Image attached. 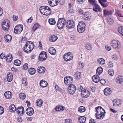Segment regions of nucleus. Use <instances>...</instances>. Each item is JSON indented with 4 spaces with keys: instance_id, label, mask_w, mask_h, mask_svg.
Here are the masks:
<instances>
[{
    "instance_id": "nucleus-19",
    "label": "nucleus",
    "mask_w": 123,
    "mask_h": 123,
    "mask_svg": "<svg viewBox=\"0 0 123 123\" xmlns=\"http://www.w3.org/2000/svg\"><path fill=\"white\" fill-rule=\"evenodd\" d=\"M25 45L27 47L30 48L31 49H33L34 47V43L30 41H29L26 42Z\"/></svg>"
},
{
    "instance_id": "nucleus-18",
    "label": "nucleus",
    "mask_w": 123,
    "mask_h": 123,
    "mask_svg": "<svg viewBox=\"0 0 123 123\" xmlns=\"http://www.w3.org/2000/svg\"><path fill=\"white\" fill-rule=\"evenodd\" d=\"M4 96L7 99H10L12 97L11 92L9 91H6L4 94Z\"/></svg>"
},
{
    "instance_id": "nucleus-44",
    "label": "nucleus",
    "mask_w": 123,
    "mask_h": 123,
    "mask_svg": "<svg viewBox=\"0 0 123 123\" xmlns=\"http://www.w3.org/2000/svg\"><path fill=\"white\" fill-rule=\"evenodd\" d=\"M103 72V68L101 67H99L97 69V73L99 75L101 74Z\"/></svg>"
},
{
    "instance_id": "nucleus-17",
    "label": "nucleus",
    "mask_w": 123,
    "mask_h": 123,
    "mask_svg": "<svg viewBox=\"0 0 123 123\" xmlns=\"http://www.w3.org/2000/svg\"><path fill=\"white\" fill-rule=\"evenodd\" d=\"M38 72L40 74H44L45 73L46 69L45 68L42 66L38 67L37 68Z\"/></svg>"
},
{
    "instance_id": "nucleus-59",
    "label": "nucleus",
    "mask_w": 123,
    "mask_h": 123,
    "mask_svg": "<svg viewBox=\"0 0 123 123\" xmlns=\"http://www.w3.org/2000/svg\"><path fill=\"white\" fill-rule=\"evenodd\" d=\"M108 65L109 67L112 68L113 66V64L111 62H110L108 63Z\"/></svg>"
},
{
    "instance_id": "nucleus-37",
    "label": "nucleus",
    "mask_w": 123,
    "mask_h": 123,
    "mask_svg": "<svg viewBox=\"0 0 123 123\" xmlns=\"http://www.w3.org/2000/svg\"><path fill=\"white\" fill-rule=\"evenodd\" d=\"M112 12L111 11H108L105 9L104 10V14L105 16H108L111 14Z\"/></svg>"
},
{
    "instance_id": "nucleus-42",
    "label": "nucleus",
    "mask_w": 123,
    "mask_h": 123,
    "mask_svg": "<svg viewBox=\"0 0 123 123\" xmlns=\"http://www.w3.org/2000/svg\"><path fill=\"white\" fill-rule=\"evenodd\" d=\"M49 23L51 25H53L55 24L56 21L54 18H50L48 20Z\"/></svg>"
},
{
    "instance_id": "nucleus-57",
    "label": "nucleus",
    "mask_w": 123,
    "mask_h": 123,
    "mask_svg": "<svg viewBox=\"0 0 123 123\" xmlns=\"http://www.w3.org/2000/svg\"><path fill=\"white\" fill-rule=\"evenodd\" d=\"M4 112L3 108L1 106H0V115L2 114Z\"/></svg>"
},
{
    "instance_id": "nucleus-6",
    "label": "nucleus",
    "mask_w": 123,
    "mask_h": 123,
    "mask_svg": "<svg viewBox=\"0 0 123 123\" xmlns=\"http://www.w3.org/2000/svg\"><path fill=\"white\" fill-rule=\"evenodd\" d=\"M68 90V93L70 94L73 95L75 92L76 88L74 85L72 84L69 86Z\"/></svg>"
},
{
    "instance_id": "nucleus-3",
    "label": "nucleus",
    "mask_w": 123,
    "mask_h": 123,
    "mask_svg": "<svg viewBox=\"0 0 123 123\" xmlns=\"http://www.w3.org/2000/svg\"><path fill=\"white\" fill-rule=\"evenodd\" d=\"M112 47L116 50H118L121 47V44L118 40H112L111 42Z\"/></svg>"
},
{
    "instance_id": "nucleus-30",
    "label": "nucleus",
    "mask_w": 123,
    "mask_h": 123,
    "mask_svg": "<svg viewBox=\"0 0 123 123\" xmlns=\"http://www.w3.org/2000/svg\"><path fill=\"white\" fill-rule=\"evenodd\" d=\"M75 78L76 79H80L81 78V74L80 72H77L74 74Z\"/></svg>"
},
{
    "instance_id": "nucleus-21",
    "label": "nucleus",
    "mask_w": 123,
    "mask_h": 123,
    "mask_svg": "<svg viewBox=\"0 0 123 123\" xmlns=\"http://www.w3.org/2000/svg\"><path fill=\"white\" fill-rule=\"evenodd\" d=\"M93 10L96 12H101V9L99 6L97 4L95 5L93 7Z\"/></svg>"
},
{
    "instance_id": "nucleus-27",
    "label": "nucleus",
    "mask_w": 123,
    "mask_h": 123,
    "mask_svg": "<svg viewBox=\"0 0 123 123\" xmlns=\"http://www.w3.org/2000/svg\"><path fill=\"white\" fill-rule=\"evenodd\" d=\"M6 61L8 62H10L12 60V55L9 54L7 55L6 57Z\"/></svg>"
},
{
    "instance_id": "nucleus-13",
    "label": "nucleus",
    "mask_w": 123,
    "mask_h": 123,
    "mask_svg": "<svg viewBox=\"0 0 123 123\" xmlns=\"http://www.w3.org/2000/svg\"><path fill=\"white\" fill-rule=\"evenodd\" d=\"M81 94L82 97L84 98H87L90 95L89 91L85 89L82 91Z\"/></svg>"
},
{
    "instance_id": "nucleus-63",
    "label": "nucleus",
    "mask_w": 123,
    "mask_h": 123,
    "mask_svg": "<svg viewBox=\"0 0 123 123\" xmlns=\"http://www.w3.org/2000/svg\"><path fill=\"white\" fill-rule=\"evenodd\" d=\"M78 12L79 14H83V10L81 9L78 10Z\"/></svg>"
},
{
    "instance_id": "nucleus-23",
    "label": "nucleus",
    "mask_w": 123,
    "mask_h": 123,
    "mask_svg": "<svg viewBox=\"0 0 123 123\" xmlns=\"http://www.w3.org/2000/svg\"><path fill=\"white\" fill-rule=\"evenodd\" d=\"M111 89L110 88H105L104 90V93L106 96L110 95L111 93Z\"/></svg>"
},
{
    "instance_id": "nucleus-61",
    "label": "nucleus",
    "mask_w": 123,
    "mask_h": 123,
    "mask_svg": "<svg viewBox=\"0 0 123 123\" xmlns=\"http://www.w3.org/2000/svg\"><path fill=\"white\" fill-rule=\"evenodd\" d=\"M100 82L102 84L104 85L105 83V81L104 79H102L100 80Z\"/></svg>"
},
{
    "instance_id": "nucleus-36",
    "label": "nucleus",
    "mask_w": 123,
    "mask_h": 123,
    "mask_svg": "<svg viewBox=\"0 0 123 123\" xmlns=\"http://www.w3.org/2000/svg\"><path fill=\"white\" fill-rule=\"evenodd\" d=\"M99 3L103 7H106L107 5L105 3L107 1V0H98Z\"/></svg>"
},
{
    "instance_id": "nucleus-35",
    "label": "nucleus",
    "mask_w": 123,
    "mask_h": 123,
    "mask_svg": "<svg viewBox=\"0 0 123 123\" xmlns=\"http://www.w3.org/2000/svg\"><path fill=\"white\" fill-rule=\"evenodd\" d=\"M43 103V101L40 99H38L37 100L36 103V105L39 107H40Z\"/></svg>"
},
{
    "instance_id": "nucleus-28",
    "label": "nucleus",
    "mask_w": 123,
    "mask_h": 123,
    "mask_svg": "<svg viewBox=\"0 0 123 123\" xmlns=\"http://www.w3.org/2000/svg\"><path fill=\"white\" fill-rule=\"evenodd\" d=\"M7 81L8 82H11L12 80L13 76L12 74L11 73H8L7 76Z\"/></svg>"
},
{
    "instance_id": "nucleus-39",
    "label": "nucleus",
    "mask_w": 123,
    "mask_h": 123,
    "mask_svg": "<svg viewBox=\"0 0 123 123\" xmlns=\"http://www.w3.org/2000/svg\"><path fill=\"white\" fill-rule=\"evenodd\" d=\"M84 15L85 17V19L86 20H89L91 18V17L89 13L87 12H85Z\"/></svg>"
},
{
    "instance_id": "nucleus-16",
    "label": "nucleus",
    "mask_w": 123,
    "mask_h": 123,
    "mask_svg": "<svg viewBox=\"0 0 123 123\" xmlns=\"http://www.w3.org/2000/svg\"><path fill=\"white\" fill-rule=\"evenodd\" d=\"M25 112L28 115L31 116L33 114L34 111L32 108L29 107L26 109Z\"/></svg>"
},
{
    "instance_id": "nucleus-8",
    "label": "nucleus",
    "mask_w": 123,
    "mask_h": 123,
    "mask_svg": "<svg viewBox=\"0 0 123 123\" xmlns=\"http://www.w3.org/2000/svg\"><path fill=\"white\" fill-rule=\"evenodd\" d=\"M73 56L70 52L66 53L63 56L64 59L65 61L68 62L71 60L73 59Z\"/></svg>"
},
{
    "instance_id": "nucleus-20",
    "label": "nucleus",
    "mask_w": 123,
    "mask_h": 123,
    "mask_svg": "<svg viewBox=\"0 0 123 123\" xmlns=\"http://www.w3.org/2000/svg\"><path fill=\"white\" fill-rule=\"evenodd\" d=\"M113 106H119L121 104V102L120 100L117 99L113 100Z\"/></svg>"
},
{
    "instance_id": "nucleus-52",
    "label": "nucleus",
    "mask_w": 123,
    "mask_h": 123,
    "mask_svg": "<svg viewBox=\"0 0 123 123\" xmlns=\"http://www.w3.org/2000/svg\"><path fill=\"white\" fill-rule=\"evenodd\" d=\"M28 67V65L27 63H25L23 65V68L24 70L27 69Z\"/></svg>"
},
{
    "instance_id": "nucleus-45",
    "label": "nucleus",
    "mask_w": 123,
    "mask_h": 123,
    "mask_svg": "<svg viewBox=\"0 0 123 123\" xmlns=\"http://www.w3.org/2000/svg\"><path fill=\"white\" fill-rule=\"evenodd\" d=\"M85 108L83 106H81L79 107L78 109V111L80 113H82L85 111Z\"/></svg>"
},
{
    "instance_id": "nucleus-58",
    "label": "nucleus",
    "mask_w": 123,
    "mask_h": 123,
    "mask_svg": "<svg viewBox=\"0 0 123 123\" xmlns=\"http://www.w3.org/2000/svg\"><path fill=\"white\" fill-rule=\"evenodd\" d=\"M32 17H31L27 20L26 22L28 23H30L32 22Z\"/></svg>"
},
{
    "instance_id": "nucleus-41",
    "label": "nucleus",
    "mask_w": 123,
    "mask_h": 123,
    "mask_svg": "<svg viewBox=\"0 0 123 123\" xmlns=\"http://www.w3.org/2000/svg\"><path fill=\"white\" fill-rule=\"evenodd\" d=\"M9 108L11 112H13L15 111L16 110L15 105L13 104L11 105Z\"/></svg>"
},
{
    "instance_id": "nucleus-56",
    "label": "nucleus",
    "mask_w": 123,
    "mask_h": 123,
    "mask_svg": "<svg viewBox=\"0 0 123 123\" xmlns=\"http://www.w3.org/2000/svg\"><path fill=\"white\" fill-rule=\"evenodd\" d=\"M72 121L70 119L65 120V123H72Z\"/></svg>"
},
{
    "instance_id": "nucleus-25",
    "label": "nucleus",
    "mask_w": 123,
    "mask_h": 123,
    "mask_svg": "<svg viewBox=\"0 0 123 123\" xmlns=\"http://www.w3.org/2000/svg\"><path fill=\"white\" fill-rule=\"evenodd\" d=\"M93 81L95 83L98 82L100 80L99 77L96 75H94L92 77Z\"/></svg>"
},
{
    "instance_id": "nucleus-7",
    "label": "nucleus",
    "mask_w": 123,
    "mask_h": 123,
    "mask_svg": "<svg viewBox=\"0 0 123 123\" xmlns=\"http://www.w3.org/2000/svg\"><path fill=\"white\" fill-rule=\"evenodd\" d=\"M10 22L8 20L4 21L2 24V26L3 30L6 31L8 30L9 27Z\"/></svg>"
},
{
    "instance_id": "nucleus-34",
    "label": "nucleus",
    "mask_w": 123,
    "mask_h": 123,
    "mask_svg": "<svg viewBox=\"0 0 123 123\" xmlns=\"http://www.w3.org/2000/svg\"><path fill=\"white\" fill-rule=\"evenodd\" d=\"M4 38L5 39V41L7 42H9L11 41L12 37L10 35H7L5 36Z\"/></svg>"
},
{
    "instance_id": "nucleus-14",
    "label": "nucleus",
    "mask_w": 123,
    "mask_h": 123,
    "mask_svg": "<svg viewBox=\"0 0 123 123\" xmlns=\"http://www.w3.org/2000/svg\"><path fill=\"white\" fill-rule=\"evenodd\" d=\"M49 4L51 7L57 6L59 3L58 0H48Z\"/></svg>"
},
{
    "instance_id": "nucleus-10",
    "label": "nucleus",
    "mask_w": 123,
    "mask_h": 123,
    "mask_svg": "<svg viewBox=\"0 0 123 123\" xmlns=\"http://www.w3.org/2000/svg\"><path fill=\"white\" fill-rule=\"evenodd\" d=\"M23 26L22 25H17L15 27L14 30V32L17 34H19L23 30Z\"/></svg>"
},
{
    "instance_id": "nucleus-11",
    "label": "nucleus",
    "mask_w": 123,
    "mask_h": 123,
    "mask_svg": "<svg viewBox=\"0 0 123 123\" xmlns=\"http://www.w3.org/2000/svg\"><path fill=\"white\" fill-rule=\"evenodd\" d=\"M64 82L66 84L69 86L72 85V83L73 82V78L70 76L65 78L64 79Z\"/></svg>"
},
{
    "instance_id": "nucleus-62",
    "label": "nucleus",
    "mask_w": 123,
    "mask_h": 123,
    "mask_svg": "<svg viewBox=\"0 0 123 123\" xmlns=\"http://www.w3.org/2000/svg\"><path fill=\"white\" fill-rule=\"evenodd\" d=\"M59 3L61 5H63L65 3L64 1L63 0H60Z\"/></svg>"
},
{
    "instance_id": "nucleus-4",
    "label": "nucleus",
    "mask_w": 123,
    "mask_h": 123,
    "mask_svg": "<svg viewBox=\"0 0 123 123\" xmlns=\"http://www.w3.org/2000/svg\"><path fill=\"white\" fill-rule=\"evenodd\" d=\"M86 26L85 24L83 22H80L77 26L78 31L80 33L84 32L86 28Z\"/></svg>"
},
{
    "instance_id": "nucleus-29",
    "label": "nucleus",
    "mask_w": 123,
    "mask_h": 123,
    "mask_svg": "<svg viewBox=\"0 0 123 123\" xmlns=\"http://www.w3.org/2000/svg\"><path fill=\"white\" fill-rule=\"evenodd\" d=\"M64 109V108L63 106L59 105L56 107L55 110L58 111H63Z\"/></svg>"
},
{
    "instance_id": "nucleus-60",
    "label": "nucleus",
    "mask_w": 123,
    "mask_h": 123,
    "mask_svg": "<svg viewBox=\"0 0 123 123\" xmlns=\"http://www.w3.org/2000/svg\"><path fill=\"white\" fill-rule=\"evenodd\" d=\"M68 12L71 13H73L74 12V11L72 8H70L68 10Z\"/></svg>"
},
{
    "instance_id": "nucleus-55",
    "label": "nucleus",
    "mask_w": 123,
    "mask_h": 123,
    "mask_svg": "<svg viewBox=\"0 0 123 123\" xmlns=\"http://www.w3.org/2000/svg\"><path fill=\"white\" fill-rule=\"evenodd\" d=\"M0 56L1 58L2 59H5L6 58L5 54L3 53H1L0 54Z\"/></svg>"
},
{
    "instance_id": "nucleus-9",
    "label": "nucleus",
    "mask_w": 123,
    "mask_h": 123,
    "mask_svg": "<svg viewBox=\"0 0 123 123\" xmlns=\"http://www.w3.org/2000/svg\"><path fill=\"white\" fill-rule=\"evenodd\" d=\"M47 57L46 53L44 51L41 52L39 56V60L41 61L45 60Z\"/></svg>"
},
{
    "instance_id": "nucleus-33",
    "label": "nucleus",
    "mask_w": 123,
    "mask_h": 123,
    "mask_svg": "<svg viewBox=\"0 0 123 123\" xmlns=\"http://www.w3.org/2000/svg\"><path fill=\"white\" fill-rule=\"evenodd\" d=\"M27 47V46L25 45V46L24 47L23 50L24 51L27 53H29L31 52L33 49H31Z\"/></svg>"
},
{
    "instance_id": "nucleus-43",
    "label": "nucleus",
    "mask_w": 123,
    "mask_h": 123,
    "mask_svg": "<svg viewBox=\"0 0 123 123\" xmlns=\"http://www.w3.org/2000/svg\"><path fill=\"white\" fill-rule=\"evenodd\" d=\"M40 27L38 23H36L34 25L33 28L32 30L34 31L36 30L37 29L39 28Z\"/></svg>"
},
{
    "instance_id": "nucleus-2",
    "label": "nucleus",
    "mask_w": 123,
    "mask_h": 123,
    "mask_svg": "<svg viewBox=\"0 0 123 123\" xmlns=\"http://www.w3.org/2000/svg\"><path fill=\"white\" fill-rule=\"evenodd\" d=\"M95 109L97 112L96 114V117L98 119H102L104 116V115L103 113L101 111V110L102 109V110H104V109L101 107L99 106L96 107Z\"/></svg>"
},
{
    "instance_id": "nucleus-46",
    "label": "nucleus",
    "mask_w": 123,
    "mask_h": 123,
    "mask_svg": "<svg viewBox=\"0 0 123 123\" xmlns=\"http://www.w3.org/2000/svg\"><path fill=\"white\" fill-rule=\"evenodd\" d=\"M14 63L15 65L19 66L21 64V62L19 60H16L14 61Z\"/></svg>"
},
{
    "instance_id": "nucleus-47",
    "label": "nucleus",
    "mask_w": 123,
    "mask_h": 123,
    "mask_svg": "<svg viewBox=\"0 0 123 123\" xmlns=\"http://www.w3.org/2000/svg\"><path fill=\"white\" fill-rule=\"evenodd\" d=\"M85 48L88 50H90L92 49V45L90 44H87L86 45Z\"/></svg>"
},
{
    "instance_id": "nucleus-26",
    "label": "nucleus",
    "mask_w": 123,
    "mask_h": 123,
    "mask_svg": "<svg viewBox=\"0 0 123 123\" xmlns=\"http://www.w3.org/2000/svg\"><path fill=\"white\" fill-rule=\"evenodd\" d=\"M48 84V83L47 81L45 80H42L40 81V85L41 86L43 87H46Z\"/></svg>"
},
{
    "instance_id": "nucleus-50",
    "label": "nucleus",
    "mask_w": 123,
    "mask_h": 123,
    "mask_svg": "<svg viewBox=\"0 0 123 123\" xmlns=\"http://www.w3.org/2000/svg\"><path fill=\"white\" fill-rule=\"evenodd\" d=\"M107 22L108 23L111 24L114 21L112 18L111 17L109 18L107 20Z\"/></svg>"
},
{
    "instance_id": "nucleus-22",
    "label": "nucleus",
    "mask_w": 123,
    "mask_h": 123,
    "mask_svg": "<svg viewBox=\"0 0 123 123\" xmlns=\"http://www.w3.org/2000/svg\"><path fill=\"white\" fill-rule=\"evenodd\" d=\"M48 51L52 55H55L56 53L55 49L52 47H50L49 48Z\"/></svg>"
},
{
    "instance_id": "nucleus-32",
    "label": "nucleus",
    "mask_w": 123,
    "mask_h": 123,
    "mask_svg": "<svg viewBox=\"0 0 123 123\" xmlns=\"http://www.w3.org/2000/svg\"><path fill=\"white\" fill-rule=\"evenodd\" d=\"M17 111L18 114L20 113L22 114L24 112V107L22 106L18 107L17 109Z\"/></svg>"
},
{
    "instance_id": "nucleus-54",
    "label": "nucleus",
    "mask_w": 123,
    "mask_h": 123,
    "mask_svg": "<svg viewBox=\"0 0 123 123\" xmlns=\"http://www.w3.org/2000/svg\"><path fill=\"white\" fill-rule=\"evenodd\" d=\"M118 30L119 32L120 33L123 31V26L120 27L118 28Z\"/></svg>"
},
{
    "instance_id": "nucleus-1",
    "label": "nucleus",
    "mask_w": 123,
    "mask_h": 123,
    "mask_svg": "<svg viewBox=\"0 0 123 123\" xmlns=\"http://www.w3.org/2000/svg\"><path fill=\"white\" fill-rule=\"evenodd\" d=\"M39 10L42 14L46 16L49 15L51 12L50 8L47 6H41Z\"/></svg>"
},
{
    "instance_id": "nucleus-49",
    "label": "nucleus",
    "mask_w": 123,
    "mask_h": 123,
    "mask_svg": "<svg viewBox=\"0 0 123 123\" xmlns=\"http://www.w3.org/2000/svg\"><path fill=\"white\" fill-rule=\"evenodd\" d=\"M22 83L24 86H25L27 83L26 79L25 78H23L22 80Z\"/></svg>"
},
{
    "instance_id": "nucleus-24",
    "label": "nucleus",
    "mask_w": 123,
    "mask_h": 123,
    "mask_svg": "<svg viewBox=\"0 0 123 123\" xmlns=\"http://www.w3.org/2000/svg\"><path fill=\"white\" fill-rule=\"evenodd\" d=\"M58 37L56 36L53 35L49 37V40L51 42H53L56 41Z\"/></svg>"
},
{
    "instance_id": "nucleus-64",
    "label": "nucleus",
    "mask_w": 123,
    "mask_h": 123,
    "mask_svg": "<svg viewBox=\"0 0 123 123\" xmlns=\"http://www.w3.org/2000/svg\"><path fill=\"white\" fill-rule=\"evenodd\" d=\"M88 1L92 5L94 4L95 2V0H88Z\"/></svg>"
},
{
    "instance_id": "nucleus-38",
    "label": "nucleus",
    "mask_w": 123,
    "mask_h": 123,
    "mask_svg": "<svg viewBox=\"0 0 123 123\" xmlns=\"http://www.w3.org/2000/svg\"><path fill=\"white\" fill-rule=\"evenodd\" d=\"M86 118L84 116H81L78 118L79 121L80 123H84L86 121Z\"/></svg>"
},
{
    "instance_id": "nucleus-31",
    "label": "nucleus",
    "mask_w": 123,
    "mask_h": 123,
    "mask_svg": "<svg viewBox=\"0 0 123 123\" xmlns=\"http://www.w3.org/2000/svg\"><path fill=\"white\" fill-rule=\"evenodd\" d=\"M97 62L98 64L102 65L104 64L105 62L104 59L102 58L98 59L97 60Z\"/></svg>"
},
{
    "instance_id": "nucleus-51",
    "label": "nucleus",
    "mask_w": 123,
    "mask_h": 123,
    "mask_svg": "<svg viewBox=\"0 0 123 123\" xmlns=\"http://www.w3.org/2000/svg\"><path fill=\"white\" fill-rule=\"evenodd\" d=\"M108 74L110 76H112L114 74V71L112 69H109L108 71Z\"/></svg>"
},
{
    "instance_id": "nucleus-5",
    "label": "nucleus",
    "mask_w": 123,
    "mask_h": 123,
    "mask_svg": "<svg viewBox=\"0 0 123 123\" xmlns=\"http://www.w3.org/2000/svg\"><path fill=\"white\" fill-rule=\"evenodd\" d=\"M66 23L65 19L64 18H60L58 20L57 26L59 29H62L65 25Z\"/></svg>"
},
{
    "instance_id": "nucleus-48",
    "label": "nucleus",
    "mask_w": 123,
    "mask_h": 123,
    "mask_svg": "<svg viewBox=\"0 0 123 123\" xmlns=\"http://www.w3.org/2000/svg\"><path fill=\"white\" fill-rule=\"evenodd\" d=\"M19 98L23 100L25 98V95L23 93H20L19 95Z\"/></svg>"
},
{
    "instance_id": "nucleus-53",
    "label": "nucleus",
    "mask_w": 123,
    "mask_h": 123,
    "mask_svg": "<svg viewBox=\"0 0 123 123\" xmlns=\"http://www.w3.org/2000/svg\"><path fill=\"white\" fill-rule=\"evenodd\" d=\"M112 58L113 59L117 60L118 59V56L117 55L114 54L112 55Z\"/></svg>"
},
{
    "instance_id": "nucleus-15",
    "label": "nucleus",
    "mask_w": 123,
    "mask_h": 123,
    "mask_svg": "<svg viewBox=\"0 0 123 123\" xmlns=\"http://www.w3.org/2000/svg\"><path fill=\"white\" fill-rule=\"evenodd\" d=\"M116 83L119 84H122L123 83V77L120 76H118L115 79Z\"/></svg>"
},
{
    "instance_id": "nucleus-40",
    "label": "nucleus",
    "mask_w": 123,
    "mask_h": 123,
    "mask_svg": "<svg viewBox=\"0 0 123 123\" xmlns=\"http://www.w3.org/2000/svg\"><path fill=\"white\" fill-rule=\"evenodd\" d=\"M28 72L30 74L33 75L35 73L36 70L33 68H31L28 69Z\"/></svg>"
},
{
    "instance_id": "nucleus-12",
    "label": "nucleus",
    "mask_w": 123,
    "mask_h": 123,
    "mask_svg": "<svg viewBox=\"0 0 123 123\" xmlns=\"http://www.w3.org/2000/svg\"><path fill=\"white\" fill-rule=\"evenodd\" d=\"M66 25L67 27L69 29L74 28V23L72 20H68Z\"/></svg>"
}]
</instances>
